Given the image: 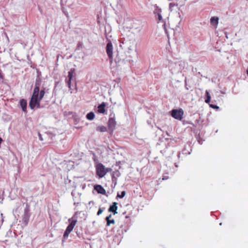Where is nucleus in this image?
<instances>
[{"instance_id":"f257e3e1","label":"nucleus","mask_w":248,"mask_h":248,"mask_svg":"<svg viewBox=\"0 0 248 248\" xmlns=\"http://www.w3.org/2000/svg\"><path fill=\"white\" fill-rule=\"evenodd\" d=\"M110 169L105 168L102 163L98 164L96 166V174L99 178L103 177Z\"/></svg>"},{"instance_id":"f03ea898","label":"nucleus","mask_w":248,"mask_h":248,"mask_svg":"<svg viewBox=\"0 0 248 248\" xmlns=\"http://www.w3.org/2000/svg\"><path fill=\"white\" fill-rule=\"evenodd\" d=\"M171 116L175 119L182 120L184 114V111L182 108L173 109L171 112Z\"/></svg>"},{"instance_id":"7ed1b4c3","label":"nucleus","mask_w":248,"mask_h":248,"mask_svg":"<svg viewBox=\"0 0 248 248\" xmlns=\"http://www.w3.org/2000/svg\"><path fill=\"white\" fill-rule=\"evenodd\" d=\"M41 99L31 98L29 102V107L31 109L35 108H41Z\"/></svg>"},{"instance_id":"20e7f679","label":"nucleus","mask_w":248,"mask_h":248,"mask_svg":"<svg viewBox=\"0 0 248 248\" xmlns=\"http://www.w3.org/2000/svg\"><path fill=\"white\" fill-rule=\"evenodd\" d=\"M106 52L110 61L111 62L113 59V46L110 41L107 44Z\"/></svg>"},{"instance_id":"39448f33","label":"nucleus","mask_w":248,"mask_h":248,"mask_svg":"<svg viewBox=\"0 0 248 248\" xmlns=\"http://www.w3.org/2000/svg\"><path fill=\"white\" fill-rule=\"evenodd\" d=\"M75 68H71L68 72V79L66 80V82L68 85V88L70 89H71V81L74 77V74L75 73Z\"/></svg>"},{"instance_id":"423d86ee","label":"nucleus","mask_w":248,"mask_h":248,"mask_svg":"<svg viewBox=\"0 0 248 248\" xmlns=\"http://www.w3.org/2000/svg\"><path fill=\"white\" fill-rule=\"evenodd\" d=\"M39 85L35 84V86L33 89V93L31 98L39 99Z\"/></svg>"},{"instance_id":"0eeeda50","label":"nucleus","mask_w":248,"mask_h":248,"mask_svg":"<svg viewBox=\"0 0 248 248\" xmlns=\"http://www.w3.org/2000/svg\"><path fill=\"white\" fill-rule=\"evenodd\" d=\"M94 189L98 193L105 195L106 193V190L99 185H96L94 186Z\"/></svg>"},{"instance_id":"6e6552de","label":"nucleus","mask_w":248,"mask_h":248,"mask_svg":"<svg viewBox=\"0 0 248 248\" xmlns=\"http://www.w3.org/2000/svg\"><path fill=\"white\" fill-rule=\"evenodd\" d=\"M118 203L116 202H114L112 203V204L108 208V211L110 212H112L113 215H115L117 213V210L118 209L117 206Z\"/></svg>"},{"instance_id":"1a4fd4ad","label":"nucleus","mask_w":248,"mask_h":248,"mask_svg":"<svg viewBox=\"0 0 248 248\" xmlns=\"http://www.w3.org/2000/svg\"><path fill=\"white\" fill-rule=\"evenodd\" d=\"M108 127L109 129L113 130L116 126V123L115 119L113 118H110L108 121Z\"/></svg>"},{"instance_id":"9d476101","label":"nucleus","mask_w":248,"mask_h":248,"mask_svg":"<svg viewBox=\"0 0 248 248\" xmlns=\"http://www.w3.org/2000/svg\"><path fill=\"white\" fill-rule=\"evenodd\" d=\"M106 106V103L105 102H102L97 107L98 112L100 113H104L106 111V110H105Z\"/></svg>"},{"instance_id":"9b49d317","label":"nucleus","mask_w":248,"mask_h":248,"mask_svg":"<svg viewBox=\"0 0 248 248\" xmlns=\"http://www.w3.org/2000/svg\"><path fill=\"white\" fill-rule=\"evenodd\" d=\"M73 228L71 226L68 225L66 229V230L64 232V234H63V238L64 239H66L68 237L69 234H70V233L72 231V230H73Z\"/></svg>"},{"instance_id":"f8f14e48","label":"nucleus","mask_w":248,"mask_h":248,"mask_svg":"<svg viewBox=\"0 0 248 248\" xmlns=\"http://www.w3.org/2000/svg\"><path fill=\"white\" fill-rule=\"evenodd\" d=\"M20 105L22 108V110L24 112L26 111L27 102L26 100L22 99L20 100Z\"/></svg>"},{"instance_id":"ddd939ff","label":"nucleus","mask_w":248,"mask_h":248,"mask_svg":"<svg viewBox=\"0 0 248 248\" xmlns=\"http://www.w3.org/2000/svg\"><path fill=\"white\" fill-rule=\"evenodd\" d=\"M112 215L110 214L108 216L106 217V220L107 221V226H110L111 224H114L115 221L114 219H110Z\"/></svg>"},{"instance_id":"4468645a","label":"nucleus","mask_w":248,"mask_h":248,"mask_svg":"<svg viewBox=\"0 0 248 248\" xmlns=\"http://www.w3.org/2000/svg\"><path fill=\"white\" fill-rule=\"evenodd\" d=\"M211 24L217 26L218 24V18L216 16H213L210 19Z\"/></svg>"},{"instance_id":"2eb2a0df","label":"nucleus","mask_w":248,"mask_h":248,"mask_svg":"<svg viewBox=\"0 0 248 248\" xmlns=\"http://www.w3.org/2000/svg\"><path fill=\"white\" fill-rule=\"evenodd\" d=\"M95 115L93 112L88 113L86 115V118L89 120H92L94 118Z\"/></svg>"},{"instance_id":"dca6fc26","label":"nucleus","mask_w":248,"mask_h":248,"mask_svg":"<svg viewBox=\"0 0 248 248\" xmlns=\"http://www.w3.org/2000/svg\"><path fill=\"white\" fill-rule=\"evenodd\" d=\"M96 130L101 132H104L107 131V128L103 125L98 126L96 128Z\"/></svg>"},{"instance_id":"f3484780","label":"nucleus","mask_w":248,"mask_h":248,"mask_svg":"<svg viewBox=\"0 0 248 248\" xmlns=\"http://www.w3.org/2000/svg\"><path fill=\"white\" fill-rule=\"evenodd\" d=\"M206 93V98L205 100V103L208 104L210 102L211 96H210V95L209 94V93L208 92V91H206V93Z\"/></svg>"},{"instance_id":"a211bd4d","label":"nucleus","mask_w":248,"mask_h":248,"mask_svg":"<svg viewBox=\"0 0 248 248\" xmlns=\"http://www.w3.org/2000/svg\"><path fill=\"white\" fill-rule=\"evenodd\" d=\"M45 94V90H42L40 91H39V95L40 99L42 100V98L44 97Z\"/></svg>"},{"instance_id":"6ab92c4d","label":"nucleus","mask_w":248,"mask_h":248,"mask_svg":"<svg viewBox=\"0 0 248 248\" xmlns=\"http://www.w3.org/2000/svg\"><path fill=\"white\" fill-rule=\"evenodd\" d=\"M77 222V220L76 219H73L69 224V226H71L73 228L75 227L76 223Z\"/></svg>"},{"instance_id":"aec40b11","label":"nucleus","mask_w":248,"mask_h":248,"mask_svg":"<svg viewBox=\"0 0 248 248\" xmlns=\"http://www.w3.org/2000/svg\"><path fill=\"white\" fill-rule=\"evenodd\" d=\"M125 195V192L124 191H123L121 192V193L120 194L118 193L117 197L120 198H123Z\"/></svg>"},{"instance_id":"412c9836","label":"nucleus","mask_w":248,"mask_h":248,"mask_svg":"<svg viewBox=\"0 0 248 248\" xmlns=\"http://www.w3.org/2000/svg\"><path fill=\"white\" fill-rule=\"evenodd\" d=\"M4 75L2 72V70H1V69L0 68V79H4Z\"/></svg>"},{"instance_id":"4be33fe9","label":"nucleus","mask_w":248,"mask_h":248,"mask_svg":"<svg viewBox=\"0 0 248 248\" xmlns=\"http://www.w3.org/2000/svg\"><path fill=\"white\" fill-rule=\"evenodd\" d=\"M103 211V209L101 208H99L98 209V211L97 213V215L99 216L100 215H101Z\"/></svg>"},{"instance_id":"5701e85b","label":"nucleus","mask_w":248,"mask_h":248,"mask_svg":"<svg viewBox=\"0 0 248 248\" xmlns=\"http://www.w3.org/2000/svg\"><path fill=\"white\" fill-rule=\"evenodd\" d=\"M210 107L213 108H218L219 107L216 105H213V104H210Z\"/></svg>"},{"instance_id":"b1692460","label":"nucleus","mask_w":248,"mask_h":248,"mask_svg":"<svg viewBox=\"0 0 248 248\" xmlns=\"http://www.w3.org/2000/svg\"><path fill=\"white\" fill-rule=\"evenodd\" d=\"M157 16H158V19L159 21H161L162 20V16L161 15L160 13H158L157 14Z\"/></svg>"},{"instance_id":"393cba45","label":"nucleus","mask_w":248,"mask_h":248,"mask_svg":"<svg viewBox=\"0 0 248 248\" xmlns=\"http://www.w3.org/2000/svg\"><path fill=\"white\" fill-rule=\"evenodd\" d=\"M175 5V4L173 3H170L169 4L170 8H171L174 7Z\"/></svg>"},{"instance_id":"a878e982","label":"nucleus","mask_w":248,"mask_h":248,"mask_svg":"<svg viewBox=\"0 0 248 248\" xmlns=\"http://www.w3.org/2000/svg\"><path fill=\"white\" fill-rule=\"evenodd\" d=\"M1 217L2 218V222H3V215L2 213L1 214Z\"/></svg>"},{"instance_id":"bb28decb","label":"nucleus","mask_w":248,"mask_h":248,"mask_svg":"<svg viewBox=\"0 0 248 248\" xmlns=\"http://www.w3.org/2000/svg\"><path fill=\"white\" fill-rule=\"evenodd\" d=\"M39 139H40V140H43L42 138V137L41 136V135H40V134H39Z\"/></svg>"},{"instance_id":"cd10ccee","label":"nucleus","mask_w":248,"mask_h":248,"mask_svg":"<svg viewBox=\"0 0 248 248\" xmlns=\"http://www.w3.org/2000/svg\"><path fill=\"white\" fill-rule=\"evenodd\" d=\"M2 139L0 137V145L1 144V142H2Z\"/></svg>"},{"instance_id":"c85d7f7f","label":"nucleus","mask_w":248,"mask_h":248,"mask_svg":"<svg viewBox=\"0 0 248 248\" xmlns=\"http://www.w3.org/2000/svg\"><path fill=\"white\" fill-rule=\"evenodd\" d=\"M70 220H71V219H68V221H69V222L70 221Z\"/></svg>"}]
</instances>
